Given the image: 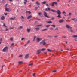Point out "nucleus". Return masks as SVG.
Segmentation results:
<instances>
[{
	"label": "nucleus",
	"mask_w": 77,
	"mask_h": 77,
	"mask_svg": "<svg viewBox=\"0 0 77 77\" xmlns=\"http://www.w3.org/2000/svg\"><path fill=\"white\" fill-rule=\"evenodd\" d=\"M7 50H8V47H5L3 50V51L4 52H6Z\"/></svg>",
	"instance_id": "39448f33"
},
{
	"label": "nucleus",
	"mask_w": 77,
	"mask_h": 77,
	"mask_svg": "<svg viewBox=\"0 0 77 77\" xmlns=\"http://www.w3.org/2000/svg\"><path fill=\"white\" fill-rule=\"evenodd\" d=\"M19 28L20 29H22V28H23V27L22 26H20Z\"/></svg>",
	"instance_id": "79ce46f5"
},
{
	"label": "nucleus",
	"mask_w": 77,
	"mask_h": 77,
	"mask_svg": "<svg viewBox=\"0 0 77 77\" xmlns=\"http://www.w3.org/2000/svg\"><path fill=\"white\" fill-rule=\"evenodd\" d=\"M42 26V25H38L36 26V27H39V26Z\"/></svg>",
	"instance_id": "c756f323"
},
{
	"label": "nucleus",
	"mask_w": 77,
	"mask_h": 77,
	"mask_svg": "<svg viewBox=\"0 0 77 77\" xmlns=\"http://www.w3.org/2000/svg\"><path fill=\"white\" fill-rule=\"evenodd\" d=\"M33 65V63H30L29 64V66H32Z\"/></svg>",
	"instance_id": "5701e85b"
},
{
	"label": "nucleus",
	"mask_w": 77,
	"mask_h": 77,
	"mask_svg": "<svg viewBox=\"0 0 77 77\" xmlns=\"http://www.w3.org/2000/svg\"><path fill=\"white\" fill-rule=\"evenodd\" d=\"M59 0H57V2H59Z\"/></svg>",
	"instance_id": "774afa93"
},
{
	"label": "nucleus",
	"mask_w": 77,
	"mask_h": 77,
	"mask_svg": "<svg viewBox=\"0 0 77 77\" xmlns=\"http://www.w3.org/2000/svg\"><path fill=\"white\" fill-rule=\"evenodd\" d=\"M72 20H75V19H72Z\"/></svg>",
	"instance_id": "338daca9"
},
{
	"label": "nucleus",
	"mask_w": 77,
	"mask_h": 77,
	"mask_svg": "<svg viewBox=\"0 0 77 77\" xmlns=\"http://www.w3.org/2000/svg\"><path fill=\"white\" fill-rule=\"evenodd\" d=\"M21 18H22V19H24V17L23 16H21Z\"/></svg>",
	"instance_id": "f704fd0d"
},
{
	"label": "nucleus",
	"mask_w": 77,
	"mask_h": 77,
	"mask_svg": "<svg viewBox=\"0 0 77 77\" xmlns=\"http://www.w3.org/2000/svg\"><path fill=\"white\" fill-rule=\"evenodd\" d=\"M43 12L44 13V16H45V17L48 18H50V17L48 16L47 14V13H46V12L44 11Z\"/></svg>",
	"instance_id": "20e7f679"
},
{
	"label": "nucleus",
	"mask_w": 77,
	"mask_h": 77,
	"mask_svg": "<svg viewBox=\"0 0 77 77\" xmlns=\"http://www.w3.org/2000/svg\"><path fill=\"white\" fill-rule=\"evenodd\" d=\"M46 6H49V5H48V4H46Z\"/></svg>",
	"instance_id": "c03bdc74"
},
{
	"label": "nucleus",
	"mask_w": 77,
	"mask_h": 77,
	"mask_svg": "<svg viewBox=\"0 0 77 77\" xmlns=\"http://www.w3.org/2000/svg\"><path fill=\"white\" fill-rule=\"evenodd\" d=\"M29 57V54H27L25 57V59H27Z\"/></svg>",
	"instance_id": "0eeeda50"
},
{
	"label": "nucleus",
	"mask_w": 77,
	"mask_h": 77,
	"mask_svg": "<svg viewBox=\"0 0 77 77\" xmlns=\"http://www.w3.org/2000/svg\"><path fill=\"white\" fill-rule=\"evenodd\" d=\"M25 38H22L21 39V40L23 41V40H24Z\"/></svg>",
	"instance_id": "c9c22d12"
},
{
	"label": "nucleus",
	"mask_w": 77,
	"mask_h": 77,
	"mask_svg": "<svg viewBox=\"0 0 77 77\" xmlns=\"http://www.w3.org/2000/svg\"><path fill=\"white\" fill-rule=\"evenodd\" d=\"M49 5L50 6H54V5L56 6H57V3L55 2H53L52 5H51V4L50 3H49Z\"/></svg>",
	"instance_id": "f03ea898"
},
{
	"label": "nucleus",
	"mask_w": 77,
	"mask_h": 77,
	"mask_svg": "<svg viewBox=\"0 0 77 77\" xmlns=\"http://www.w3.org/2000/svg\"><path fill=\"white\" fill-rule=\"evenodd\" d=\"M69 14L70 17H71V13H69Z\"/></svg>",
	"instance_id": "2f4dec72"
},
{
	"label": "nucleus",
	"mask_w": 77,
	"mask_h": 77,
	"mask_svg": "<svg viewBox=\"0 0 77 77\" xmlns=\"http://www.w3.org/2000/svg\"><path fill=\"white\" fill-rule=\"evenodd\" d=\"M45 11H48V8L45 9Z\"/></svg>",
	"instance_id": "49530a36"
},
{
	"label": "nucleus",
	"mask_w": 77,
	"mask_h": 77,
	"mask_svg": "<svg viewBox=\"0 0 77 77\" xmlns=\"http://www.w3.org/2000/svg\"><path fill=\"white\" fill-rule=\"evenodd\" d=\"M71 0H69V3H70V2H71Z\"/></svg>",
	"instance_id": "680f3d73"
},
{
	"label": "nucleus",
	"mask_w": 77,
	"mask_h": 77,
	"mask_svg": "<svg viewBox=\"0 0 77 77\" xmlns=\"http://www.w3.org/2000/svg\"><path fill=\"white\" fill-rule=\"evenodd\" d=\"M24 4L25 5H26V2H24Z\"/></svg>",
	"instance_id": "de8ad7c7"
},
{
	"label": "nucleus",
	"mask_w": 77,
	"mask_h": 77,
	"mask_svg": "<svg viewBox=\"0 0 77 77\" xmlns=\"http://www.w3.org/2000/svg\"><path fill=\"white\" fill-rule=\"evenodd\" d=\"M36 4L37 5H40V3L38 2V1H37L36 2Z\"/></svg>",
	"instance_id": "f8f14e48"
},
{
	"label": "nucleus",
	"mask_w": 77,
	"mask_h": 77,
	"mask_svg": "<svg viewBox=\"0 0 77 77\" xmlns=\"http://www.w3.org/2000/svg\"><path fill=\"white\" fill-rule=\"evenodd\" d=\"M3 26H4L5 27H6V26H5V24L4 23Z\"/></svg>",
	"instance_id": "58836bf2"
},
{
	"label": "nucleus",
	"mask_w": 77,
	"mask_h": 77,
	"mask_svg": "<svg viewBox=\"0 0 77 77\" xmlns=\"http://www.w3.org/2000/svg\"><path fill=\"white\" fill-rule=\"evenodd\" d=\"M5 15H8V13H6L5 14Z\"/></svg>",
	"instance_id": "ea45409f"
},
{
	"label": "nucleus",
	"mask_w": 77,
	"mask_h": 77,
	"mask_svg": "<svg viewBox=\"0 0 77 77\" xmlns=\"http://www.w3.org/2000/svg\"><path fill=\"white\" fill-rule=\"evenodd\" d=\"M57 71V70H56V69L52 71V72H54V73L55 72H56Z\"/></svg>",
	"instance_id": "2eb2a0df"
},
{
	"label": "nucleus",
	"mask_w": 77,
	"mask_h": 77,
	"mask_svg": "<svg viewBox=\"0 0 77 77\" xmlns=\"http://www.w3.org/2000/svg\"><path fill=\"white\" fill-rule=\"evenodd\" d=\"M35 29L36 30H39V28H35Z\"/></svg>",
	"instance_id": "b1692460"
},
{
	"label": "nucleus",
	"mask_w": 77,
	"mask_h": 77,
	"mask_svg": "<svg viewBox=\"0 0 77 77\" xmlns=\"http://www.w3.org/2000/svg\"><path fill=\"white\" fill-rule=\"evenodd\" d=\"M40 53H41V51H40V50H38L37 51V54H40Z\"/></svg>",
	"instance_id": "9d476101"
},
{
	"label": "nucleus",
	"mask_w": 77,
	"mask_h": 77,
	"mask_svg": "<svg viewBox=\"0 0 77 77\" xmlns=\"http://www.w3.org/2000/svg\"><path fill=\"white\" fill-rule=\"evenodd\" d=\"M23 63V62L22 61H20L18 62L19 64H21Z\"/></svg>",
	"instance_id": "a211bd4d"
},
{
	"label": "nucleus",
	"mask_w": 77,
	"mask_h": 77,
	"mask_svg": "<svg viewBox=\"0 0 77 77\" xmlns=\"http://www.w3.org/2000/svg\"><path fill=\"white\" fill-rule=\"evenodd\" d=\"M42 40V38H37L36 39V40H37L36 41L37 42H39L40 41H41Z\"/></svg>",
	"instance_id": "423d86ee"
},
{
	"label": "nucleus",
	"mask_w": 77,
	"mask_h": 77,
	"mask_svg": "<svg viewBox=\"0 0 77 77\" xmlns=\"http://www.w3.org/2000/svg\"><path fill=\"white\" fill-rule=\"evenodd\" d=\"M63 14H66V12H65V11H63Z\"/></svg>",
	"instance_id": "e433bc0d"
},
{
	"label": "nucleus",
	"mask_w": 77,
	"mask_h": 77,
	"mask_svg": "<svg viewBox=\"0 0 77 77\" xmlns=\"http://www.w3.org/2000/svg\"><path fill=\"white\" fill-rule=\"evenodd\" d=\"M47 50H48V51H49L50 52H51V50L49 49H47Z\"/></svg>",
	"instance_id": "dca6fc26"
},
{
	"label": "nucleus",
	"mask_w": 77,
	"mask_h": 77,
	"mask_svg": "<svg viewBox=\"0 0 77 77\" xmlns=\"http://www.w3.org/2000/svg\"><path fill=\"white\" fill-rule=\"evenodd\" d=\"M41 12L38 13V15H41Z\"/></svg>",
	"instance_id": "a18cd8bd"
},
{
	"label": "nucleus",
	"mask_w": 77,
	"mask_h": 77,
	"mask_svg": "<svg viewBox=\"0 0 77 77\" xmlns=\"http://www.w3.org/2000/svg\"><path fill=\"white\" fill-rule=\"evenodd\" d=\"M9 1H10V2H12V0H9Z\"/></svg>",
	"instance_id": "052dcab7"
},
{
	"label": "nucleus",
	"mask_w": 77,
	"mask_h": 77,
	"mask_svg": "<svg viewBox=\"0 0 77 77\" xmlns=\"http://www.w3.org/2000/svg\"><path fill=\"white\" fill-rule=\"evenodd\" d=\"M14 45V43H12L11 44V45Z\"/></svg>",
	"instance_id": "8fccbe9b"
},
{
	"label": "nucleus",
	"mask_w": 77,
	"mask_h": 77,
	"mask_svg": "<svg viewBox=\"0 0 77 77\" xmlns=\"http://www.w3.org/2000/svg\"><path fill=\"white\" fill-rule=\"evenodd\" d=\"M73 38H77V35H73Z\"/></svg>",
	"instance_id": "6ab92c4d"
},
{
	"label": "nucleus",
	"mask_w": 77,
	"mask_h": 77,
	"mask_svg": "<svg viewBox=\"0 0 77 77\" xmlns=\"http://www.w3.org/2000/svg\"><path fill=\"white\" fill-rule=\"evenodd\" d=\"M35 73H34V74H33V77H35Z\"/></svg>",
	"instance_id": "473e14b6"
},
{
	"label": "nucleus",
	"mask_w": 77,
	"mask_h": 77,
	"mask_svg": "<svg viewBox=\"0 0 77 77\" xmlns=\"http://www.w3.org/2000/svg\"><path fill=\"white\" fill-rule=\"evenodd\" d=\"M64 15V16H66V15L65 14Z\"/></svg>",
	"instance_id": "0e129e2a"
},
{
	"label": "nucleus",
	"mask_w": 77,
	"mask_h": 77,
	"mask_svg": "<svg viewBox=\"0 0 77 77\" xmlns=\"http://www.w3.org/2000/svg\"><path fill=\"white\" fill-rule=\"evenodd\" d=\"M2 41V39L1 38V39H0V41Z\"/></svg>",
	"instance_id": "5fc2aeb1"
},
{
	"label": "nucleus",
	"mask_w": 77,
	"mask_h": 77,
	"mask_svg": "<svg viewBox=\"0 0 77 77\" xmlns=\"http://www.w3.org/2000/svg\"><path fill=\"white\" fill-rule=\"evenodd\" d=\"M27 31L28 33H29L30 32V29H27Z\"/></svg>",
	"instance_id": "f3484780"
},
{
	"label": "nucleus",
	"mask_w": 77,
	"mask_h": 77,
	"mask_svg": "<svg viewBox=\"0 0 77 77\" xmlns=\"http://www.w3.org/2000/svg\"><path fill=\"white\" fill-rule=\"evenodd\" d=\"M63 21H64L63 20H60L59 21V23H62V22H63Z\"/></svg>",
	"instance_id": "ddd939ff"
},
{
	"label": "nucleus",
	"mask_w": 77,
	"mask_h": 77,
	"mask_svg": "<svg viewBox=\"0 0 77 77\" xmlns=\"http://www.w3.org/2000/svg\"><path fill=\"white\" fill-rule=\"evenodd\" d=\"M63 18H64V19H65V17H63Z\"/></svg>",
	"instance_id": "4d7b16f0"
},
{
	"label": "nucleus",
	"mask_w": 77,
	"mask_h": 77,
	"mask_svg": "<svg viewBox=\"0 0 77 77\" xmlns=\"http://www.w3.org/2000/svg\"><path fill=\"white\" fill-rule=\"evenodd\" d=\"M54 17H52V20H54Z\"/></svg>",
	"instance_id": "3c124183"
},
{
	"label": "nucleus",
	"mask_w": 77,
	"mask_h": 77,
	"mask_svg": "<svg viewBox=\"0 0 77 77\" xmlns=\"http://www.w3.org/2000/svg\"><path fill=\"white\" fill-rule=\"evenodd\" d=\"M66 28H67V29H71V28H72V27H70V26H69L68 25H66Z\"/></svg>",
	"instance_id": "6e6552de"
},
{
	"label": "nucleus",
	"mask_w": 77,
	"mask_h": 77,
	"mask_svg": "<svg viewBox=\"0 0 77 77\" xmlns=\"http://www.w3.org/2000/svg\"><path fill=\"white\" fill-rule=\"evenodd\" d=\"M47 23H52V22L51 21H47Z\"/></svg>",
	"instance_id": "393cba45"
},
{
	"label": "nucleus",
	"mask_w": 77,
	"mask_h": 77,
	"mask_svg": "<svg viewBox=\"0 0 77 77\" xmlns=\"http://www.w3.org/2000/svg\"><path fill=\"white\" fill-rule=\"evenodd\" d=\"M8 29H6V31H8Z\"/></svg>",
	"instance_id": "603ef678"
},
{
	"label": "nucleus",
	"mask_w": 77,
	"mask_h": 77,
	"mask_svg": "<svg viewBox=\"0 0 77 77\" xmlns=\"http://www.w3.org/2000/svg\"><path fill=\"white\" fill-rule=\"evenodd\" d=\"M38 9V7H35V10H37Z\"/></svg>",
	"instance_id": "72a5a7b5"
},
{
	"label": "nucleus",
	"mask_w": 77,
	"mask_h": 77,
	"mask_svg": "<svg viewBox=\"0 0 77 77\" xmlns=\"http://www.w3.org/2000/svg\"><path fill=\"white\" fill-rule=\"evenodd\" d=\"M50 30H53V28H51L50 29Z\"/></svg>",
	"instance_id": "864d4df0"
},
{
	"label": "nucleus",
	"mask_w": 77,
	"mask_h": 77,
	"mask_svg": "<svg viewBox=\"0 0 77 77\" xmlns=\"http://www.w3.org/2000/svg\"><path fill=\"white\" fill-rule=\"evenodd\" d=\"M10 40L11 41H12V40H13V38H10Z\"/></svg>",
	"instance_id": "a878e982"
},
{
	"label": "nucleus",
	"mask_w": 77,
	"mask_h": 77,
	"mask_svg": "<svg viewBox=\"0 0 77 77\" xmlns=\"http://www.w3.org/2000/svg\"><path fill=\"white\" fill-rule=\"evenodd\" d=\"M5 11H7V12H9V8H7V7L5 8Z\"/></svg>",
	"instance_id": "1a4fd4ad"
},
{
	"label": "nucleus",
	"mask_w": 77,
	"mask_h": 77,
	"mask_svg": "<svg viewBox=\"0 0 77 77\" xmlns=\"http://www.w3.org/2000/svg\"><path fill=\"white\" fill-rule=\"evenodd\" d=\"M45 41V40H43L42 41V42H40V44H41V43H42L43 45H45L47 43H46Z\"/></svg>",
	"instance_id": "7ed1b4c3"
},
{
	"label": "nucleus",
	"mask_w": 77,
	"mask_h": 77,
	"mask_svg": "<svg viewBox=\"0 0 77 77\" xmlns=\"http://www.w3.org/2000/svg\"><path fill=\"white\" fill-rule=\"evenodd\" d=\"M8 5V4H6V5H5V8H7V5Z\"/></svg>",
	"instance_id": "4c0bfd02"
},
{
	"label": "nucleus",
	"mask_w": 77,
	"mask_h": 77,
	"mask_svg": "<svg viewBox=\"0 0 77 77\" xmlns=\"http://www.w3.org/2000/svg\"><path fill=\"white\" fill-rule=\"evenodd\" d=\"M15 18V17H14V18L11 17V18H10V19L11 20H14V19Z\"/></svg>",
	"instance_id": "412c9836"
},
{
	"label": "nucleus",
	"mask_w": 77,
	"mask_h": 77,
	"mask_svg": "<svg viewBox=\"0 0 77 77\" xmlns=\"http://www.w3.org/2000/svg\"><path fill=\"white\" fill-rule=\"evenodd\" d=\"M42 51H44V50H45V48L42 49Z\"/></svg>",
	"instance_id": "c85d7f7f"
},
{
	"label": "nucleus",
	"mask_w": 77,
	"mask_h": 77,
	"mask_svg": "<svg viewBox=\"0 0 77 77\" xmlns=\"http://www.w3.org/2000/svg\"><path fill=\"white\" fill-rule=\"evenodd\" d=\"M38 7V8H40V7H39V6H38V7Z\"/></svg>",
	"instance_id": "69168bd1"
},
{
	"label": "nucleus",
	"mask_w": 77,
	"mask_h": 77,
	"mask_svg": "<svg viewBox=\"0 0 77 77\" xmlns=\"http://www.w3.org/2000/svg\"><path fill=\"white\" fill-rule=\"evenodd\" d=\"M32 17V16L30 15L28 17H27V19H30V18H31Z\"/></svg>",
	"instance_id": "9b49d317"
},
{
	"label": "nucleus",
	"mask_w": 77,
	"mask_h": 77,
	"mask_svg": "<svg viewBox=\"0 0 77 77\" xmlns=\"http://www.w3.org/2000/svg\"><path fill=\"white\" fill-rule=\"evenodd\" d=\"M24 1H25V2H27V0H24Z\"/></svg>",
	"instance_id": "6e6d98bb"
},
{
	"label": "nucleus",
	"mask_w": 77,
	"mask_h": 77,
	"mask_svg": "<svg viewBox=\"0 0 77 77\" xmlns=\"http://www.w3.org/2000/svg\"><path fill=\"white\" fill-rule=\"evenodd\" d=\"M42 4H46V2L44 1L42 2Z\"/></svg>",
	"instance_id": "4be33fe9"
},
{
	"label": "nucleus",
	"mask_w": 77,
	"mask_h": 77,
	"mask_svg": "<svg viewBox=\"0 0 77 77\" xmlns=\"http://www.w3.org/2000/svg\"><path fill=\"white\" fill-rule=\"evenodd\" d=\"M48 9L50 11H51L52 12H56L57 13L58 16H57V17L58 18H60L61 17V14H62V13L60 12V11L59 10H58L57 11L55 10H53L52 9H51L50 8H48Z\"/></svg>",
	"instance_id": "f257e3e1"
},
{
	"label": "nucleus",
	"mask_w": 77,
	"mask_h": 77,
	"mask_svg": "<svg viewBox=\"0 0 77 77\" xmlns=\"http://www.w3.org/2000/svg\"><path fill=\"white\" fill-rule=\"evenodd\" d=\"M22 56H23V55H21L19 56V57H22Z\"/></svg>",
	"instance_id": "37998d69"
},
{
	"label": "nucleus",
	"mask_w": 77,
	"mask_h": 77,
	"mask_svg": "<svg viewBox=\"0 0 77 77\" xmlns=\"http://www.w3.org/2000/svg\"><path fill=\"white\" fill-rule=\"evenodd\" d=\"M50 25H47L46 27H50Z\"/></svg>",
	"instance_id": "bb28decb"
},
{
	"label": "nucleus",
	"mask_w": 77,
	"mask_h": 77,
	"mask_svg": "<svg viewBox=\"0 0 77 77\" xmlns=\"http://www.w3.org/2000/svg\"><path fill=\"white\" fill-rule=\"evenodd\" d=\"M4 66H4V65L3 66H2V68H3V67Z\"/></svg>",
	"instance_id": "e2e57ef3"
},
{
	"label": "nucleus",
	"mask_w": 77,
	"mask_h": 77,
	"mask_svg": "<svg viewBox=\"0 0 77 77\" xmlns=\"http://www.w3.org/2000/svg\"><path fill=\"white\" fill-rule=\"evenodd\" d=\"M35 38H36V36H34L33 41H35Z\"/></svg>",
	"instance_id": "7c9ffc66"
},
{
	"label": "nucleus",
	"mask_w": 77,
	"mask_h": 77,
	"mask_svg": "<svg viewBox=\"0 0 77 77\" xmlns=\"http://www.w3.org/2000/svg\"><path fill=\"white\" fill-rule=\"evenodd\" d=\"M5 18V17L4 16H2L1 17V19L2 20H4V19Z\"/></svg>",
	"instance_id": "4468645a"
},
{
	"label": "nucleus",
	"mask_w": 77,
	"mask_h": 77,
	"mask_svg": "<svg viewBox=\"0 0 77 77\" xmlns=\"http://www.w3.org/2000/svg\"><path fill=\"white\" fill-rule=\"evenodd\" d=\"M26 13H29V14H31V12L30 11H26Z\"/></svg>",
	"instance_id": "aec40b11"
},
{
	"label": "nucleus",
	"mask_w": 77,
	"mask_h": 77,
	"mask_svg": "<svg viewBox=\"0 0 77 77\" xmlns=\"http://www.w3.org/2000/svg\"><path fill=\"white\" fill-rule=\"evenodd\" d=\"M75 41H77V38H75Z\"/></svg>",
	"instance_id": "09e8293b"
},
{
	"label": "nucleus",
	"mask_w": 77,
	"mask_h": 77,
	"mask_svg": "<svg viewBox=\"0 0 77 77\" xmlns=\"http://www.w3.org/2000/svg\"><path fill=\"white\" fill-rule=\"evenodd\" d=\"M29 42H30V41L29 40L28 42V43H29Z\"/></svg>",
	"instance_id": "13d9d810"
},
{
	"label": "nucleus",
	"mask_w": 77,
	"mask_h": 77,
	"mask_svg": "<svg viewBox=\"0 0 77 77\" xmlns=\"http://www.w3.org/2000/svg\"><path fill=\"white\" fill-rule=\"evenodd\" d=\"M44 53H45V54H47V52H45Z\"/></svg>",
	"instance_id": "bf43d9fd"
},
{
	"label": "nucleus",
	"mask_w": 77,
	"mask_h": 77,
	"mask_svg": "<svg viewBox=\"0 0 77 77\" xmlns=\"http://www.w3.org/2000/svg\"><path fill=\"white\" fill-rule=\"evenodd\" d=\"M51 26H53V27H56V26H55V25H51Z\"/></svg>",
	"instance_id": "cd10ccee"
},
{
	"label": "nucleus",
	"mask_w": 77,
	"mask_h": 77,
	"mask_svg": "<svg viewBox=\"0 0 77 77\" xmlns=\"http://www.w3.org/2000/svg\"><path fill=\"white\" fill-rule=\"evenodd\" d=\"M47 29H45L42 30V31H45V30H47Z\"/></svg>",
	"instance_id": "a19ab883"
}]
</instances>
